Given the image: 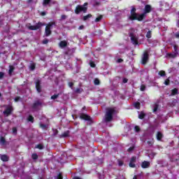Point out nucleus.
Here are the masks:
<instances>
[{
  "instance_id": "052dcab7",
  "label": "nucleus",
  "mask_w": 179,
  "mask_h": 179,
  "mask_svg": "<svg viewBox=\"0 0 179 179\" xmlns=\"http://www.w3.org/2000/svg\"><path fill=\"white\" fill-rule=\"evenodd\" d=\"M118 62H122V59H118Z\"/></svg>"
},
{
  "instance_id": "680f3d73",
  "label": "nucleus",
  "mask_w": 179,
  "mask_h": 179,
  "mask_svg": "<svg viewBox=\"0 0 179 179\" xmlns=\"http://www.w3.org/2000/svg\"><path fill=\"white\" fill-rule=\"evenodd\" d=\"M73 179H81V178L79 177H75Z\"/></svg>"
},
{
  "instance_id": "c85d7f7f",
  "label": "nucleus",
  "mask_w": 179,
  "mask_h": 179,
  "mask_svg": "<svg viewBox=\"0 0 179 179\" xmlns=\"http://www.w3.org/2000/svg\"><path fill=\"white\" fill-rule=\"evenodd\" d=\"M145 89H146V86H145V85H142L141 86V87H140V90H141V92H145Z\"/></svg>"
},
{
  "instance_id": "39448f33",
  "label": "nucleus",
  "mask_w": 179,
  "mask_h": 179,
  "mask_svg": "<svg viewBox=\"0 0 179 179\" xmlns=\"http://www.w3.org/2000/svg\"><path fill=\"white\" fill-rule=\"evenodd\" d=\"M148 61H149V54L148 53V52H145L143 55L141 64L143 65H146V64H148Z\"/></svg>"
},
{
  "instance_id": "5fc2aeb1",
  "label": "nucleus",
  "mask_w": 179,
  "mask_h": 179,
  "mask_svg": "<svg viewBox=\"0 0 179 179\" xmlns=\"http://www.w3.org/2000/svg\"><path fill=\"white\" fill-rule=\"evenodd\" d=\"M174 50H175V52H177V46H174Z\"/></svg>"
},
{
  "instance_id": "3c124183",
  "label": "nucleus",
  "mask_w": 179,
  "mask_h": 179,
  "mask_svg": "<svg viewBox=\"0 0 179 179\" xmlns=\"http://www.w3.org/2000/svg\"><path fill=\"white\" fill-rule=\"evenodd\" d=\"M175 37H176V38H179V33H176V34H175Z\"/></svg>"
},
{
  "instance_id": "de8ad7c7",
  "label": "nucleus",
  "mask_w": 179,
  "mask_h": 179,
  "mask_svg": "<svg viewBox=\"0 0 179 179\" xmlns=\"http://www.w3.org/2000/svg\"><path fill=\"white\" fill-rule=\"evenodd\" d=\"M43 44H48V40L45 39L43 41Z\"/></svg>"
},
{
  "instance_id": "2f4dec72",
  "label": "nucleus",
  "mask_w": 179,
  "mask_h": 179,
  "mask_svg": "<svg viewBox=\"0 0 179 179\" xmlns=\"http://www.w3.org/2000/svg\"><path fill=\"white\" fill-rule=\"evenodd\" d=\"M13 134L14 135H16V134H17V129H16V127L13 128Z\"/></svg>"
},
{
  "instance_id": "603ef678",
  "label": "nucleus",
  "mask_w": 179,
  "mask_h": 179,
  "mask_svg": "<svg viewBox=\"0 0 179 179\" xmlns=\"http://www.w3.org/2000/svg\"><path fill=\"white\" fill-rule=\"evenodd\" d=\"M132 150H134V148L131 147L128 149L129 152H132Z\"/></svg>"
},
{
  "instance_id": "c03bdc74",
  "label": "nucleus",
  "mask_w": 179,
  "mask_h": 179,
  "mask_svg": "<svg viewBox=\"0 0 179 179\" xmlns=\"http://www.w3.org/2000/svg\"><path fill=\"white\" fill-rule=\"evenodd\" d=\"M65 19H66V15H62L61 20H65Z\"/></svg>"
},
{
  "instance_id": "c756f323",
  "label": "nucleus",
  "mask_w": 179,
  "mask_h": 179,
  "mask_svg": "<svg viewBox=\"0 0 179 179\" xmlns=\"http://www.w3.org/2000/svg\"><path fill=\"white\" fill-rule=\"evenodd\" d=\"M0 143H1V145H4L5 144V138L3 137H1L0 138Z\"/></svg>"
},
{
  "instance_id": "13d9d810",
  "label": "nucleus",
  "mask_w": 179,
  "mask_h": 179,
  "mask_svg": "<svg viewBox=\"0 0 179 179\" xmlns=\"http://www.w3.org/2000/svg\"><path fill=\"white\" fill-rule=\"evenodd\" d=\"M80 91V90L77 89V90H76V93H79Z\"/></svg>"
},
{
  "instance_id": "864d4df0",
  "label": "nucleus",
  "mask_w": 179,
  "mask_h": 179,
  "mask_svg": "<svg viewBox=\"0 0 179 179\" xmlns=\"http://www.w3.org/2000/svg\"><path fill=\"white\" fill-rule=\"evenodd\" d=\"M19 100H20V97H16L15 99V101H19Z\"/></svg>"
},
{
  "instance_id": "58836bf2",
  "label": "nucleus",
  "mask_w": 179,
  "mask_h": 179,
  "mask_svg": "<svg viewBox=\"0 0 179 179\" xmlns=\"http://www.w3.org/2000/svg\"><path fill=\"white\" fill-rule=\"evenodd\" d=\"M31 71H34L35 68H36V65H34V64H32L30 66Z\"/></svg>"
},
{
  "instance_id": "cd10ccee",
  "label": "nucleus",
  "mask_w": 179,
  "mask_h": 179,
  "mask_svg": "<svg viewBox=\"0 0 179 179\" xmlns=\"http://www.w3.org/2000/svg\"><path fill=\"white\" fill-rule=\"evenodd\" d=\"M158 108H159V106L157 104L154 105L153 112L156 113V111H157Z\"/></svg>"
},
{
  "instance_id": "4d7b16f0",
  "label": "nucleus",
  "mask_w": 179,
  "mask_h": 179,
  "mask_svg": "<svg viewBox=\"0 0 179 179\" xmlns=\"http://www.w3.org/2000/svg\"><path fill=\"white\" fill-rule=\"evenodd\" d=\"M122 162H119V166H122Z\"/></svg>"
},
{
  "instance_id": "7ed1b4c3",
  "label": "nucleus",
  "mask_w": 179,
  "mask_h": 179,
  "mask_svg": "<svg viewBox=\"0 0 179 179\" xmlns=\"http://www.w3.org/2000/svg\"><path fill=\"white\" fill-rule=\"evenodd\" d=\"M55 24V22H49L45 27V36H48L51 34V27Z\"/></svg>"
},
{
  "instance_id": "412c9836",
  "label": "nucleus",
  "mask_w": 179,
  "mask_h": 179,
  "mask_svg": "<svg viewBox=\"0 0 179 179\" xmlns=\"http://www.w3.org/2000/svg\"><path fill=\"white\" fill-rule=\"evenodd\" d=\"M50 2H51V0H44L43 3V6H46V5H48Z\"/></svg>"
},
{
  "instance_id": "6e6552de",
  "label": "nucleus",
  "mask_w": 179,
  "mask_h": 179,
  "mask_svg": "<svg viewBox=\"0 0 179 179\" xmlns=\"http://www.w3.org/2000/svg\"><path fill=\"white\" fill-rule=\"evenodd\" d=\"M41 26H43V24H41V22H39V23H38V24H36V25L28 27V29H29V30H38V29L41 28Z\"/></svg>"
},
{
  "instance_id": "0e129e2a",
  "label": "nucleus",
  "mask_w": 179,
  "mask_h": 179,
  "mask_svg": "<svg viewBox=\"0 0 179 179\" xmlns=\"http://www.w3.org/2000/svg\"><path fill=\"white\" fill-rule=\"evenodd\" d=\"M133 179H138V178L135 176Z\"/></svg>"
},
{
  "instance_id": "2eb2a0df",
  "label": "nucleus",
  "mask_w": 179,
  "mask_h": 179,
  "mask_svg": "<svg viewBox=\"0 0 179 179\" xmlns=\"http://www.w3.org/2000/svg\"><path fill=\"white\" fill-rule=\"evenodd\" d=\"M163 138V134L160 132L158 131L157 134V138L158 141H162V138Z\"/></svg>"
},
{
  "instance_id": "0eeeda50",
  "label": "nucleus",
  "mask_w": 179,
  "mask_h": 179,
  "mask_svg": "<svg viewBox=\"0 0 179 179\" xmlns=\"http://www.w3.org/2000/svg\"><path fill=\"white\" fill-rule=\"evenodd\" d=\"M130 37L131 40V43L135 44L136 45L138 44V36L134 33H130Z\"/></svg>"
},
{
  "instance_id": "f8f14e48",
  "label": "nucleus",
  "mask_w": 179,
  "mask_h": 179,
  "mask_svg": "<svg viewBox=\"0 0 179 179\" xmlns=\"http://www.w3.org/2000/svg\"><path fill=\"white\" fill-rule=\"evenodd\" d=\"M66 45H68V42L66 41H62L59 43V46L60 47V48H65Z\"/></svg>"
},
{
  "instance_id": "4be33fe9",
  "label": "nucleus",
  "mask_w": 179,
  "mask_h": 179,
  "mask_svg": "<svg viewBox=\"0 0 179 179\" xmlns=\"http://www.w3.org/2000/svg\"><path fill=\"white\" fill-rule=\"evenodd\" d=\"M134 107L138 109L141 108V103L139 102H136L134 103Z\"/></svg>"
},
{
  "instance_id": "a19ab883",
  "label": "nucleus",
  "mask_w": 179,
  "mask_h": 179,
  "mask_svg": "<svg viewBox=\"0 0 179 179\" xmlns=\"http://www.w3.org/2000/svg\"><path fill=\"white\" fill-rule=\"evenodd\" d=\"M36 148L37 149H41V150L43 149V145L39 144V145H36Z\"/></svg>"
},
{
  "instance_id": "e433bc0d",
  "label": "nucleus",
  "mask_w": 179,
  "mask_h": 179,
  "mask_svg": "<svg viewBox=\"0 0 179 179\" xmlns=\"http://www.w3.org/2000/svg\"><path fill=\"white\" fill-rule=\"evenodd\" d=\"M90 65L92 68H94L96 66V64L93 62H90Z\"/></svg>"
},
{
  "instance_id": "f257e3e1",
  "label": "nucleus",
  "mask_w": 179,
  "mask_h": 179,
  "mask_svg": "<svg viewBox=\"0 0 179 179\" xmlns=\"http://www.w3.org/2000/svg\"><path fill=\"white\" fill-rule=\"evenodd\" d=\"M136 11V9L135 8H131V15L129 17V19L130 20H138V22H142V20H143V17L146 16V13H150V12L152 11V6H150V5H146L143 14H138Z\"/></svg>"
},
{
  "instance_id": "473e14b6",
  "label": "nucleus",
  "mask_w": 179,
  "mask_h": 179,
  "mask_svg": "<svg viewBox=\"0 0 179 179\" xmlns=\"http://www.w3.org/2000/svg\"><path fill=\"white\" fill-rule=\"evenodd\" d=\"M38 157V156L37 155V154H33L32 155V159H34V160L37 159Z\"/></svg>"
},
{
  "instance_id": "b1692460",
  "label": "nucleus",
  "mask_w": 179,
  "mask_h": 179,
  "mask_svg": "<svg viewBox=\"0 0 179 179\" xmlns=\"http://www.w3.org/2000/svg\"><path fill=\"white\" fill-rule=\"evenodd\" d=\"M160 76H166V72L164 71H160L158 73Z\"/></svg>"
},
{
  "instance_id": "4c0bfd02",
  "label": "nucleus",
  "mask_w": 179,
  "mask_h": 179,
  "mask_svg": "<svg viewBox=\"0 0 179 179\" xmlns=\"http://www.w3.org/2000/svg\"><path fill=\"white\" fill-rule=\"evenodd\" d=\"M94 82V85H99L100 84V80H99V79H95Z\"/></svg>"
},
{
  "instance_id": "09e8293b",
  "label": "nucleus",
  "mask_w": 179,
  "mask_h": 179,
  "mask_svg": "<svg viewBox=\"0 0 179 179\" xmlns=\"http://www.w3.org/2000/svg\"><path fill=\"white\" fill-rule=\"evenodd\" d=\"M128 82V79L123 78V83H127Z\"/></svg>"
},
{
  "instance_id": "f03ea898",
  "label": "nucleus",
  "mask_w": 179,
  "mask_h": 179,
  "mask_svg": "<svg viewBox=\"0 0 179 179\" xmlns=\"http://www.w3.org/2000/svg\"><path fill=\"white\" fill-rule=\"evenodd\" d=\"M115 114V108H108L106 110V113L105 115V122H110V121H113V115Z\"/></svg>"
},
{
  "instance_id": "c9c22d12",
  "label": "nucleus",
  "mask_w": 179,
  "mask_h": 179,
  "mask_svg": "<svg viewBox=\"0 0 179 179\" xmlns=\"http://www.w3.org/2000/svg\"><path fill=\"white\" fill-rule=\"evenodd\" d=\"M40 127H41V128H42L43 129H45L47 128V125L43 124H40Z\"/></svg>"
},
{
  "instance_id": "a878e982",
  "label": "nucleus",
  "mask_w": 179,
  "mask_h": 179,
  "mask_svg": "<svg viewBox=\"0 0 179 179\" xmlns=\"http://www.w3.org/2000/svg\"><path fill=\"white\" fill-rule=\"evenodd\" d=\"M144 117H145V113H140L138 115V118L140 120H143Z\"/></svg>"
},
{
  "instance_id": "9b49d317",
  "label": "nucleus",
  "mask_w": 179,
  "mask_h": 179,
  "mask_svg": "<svg viewBox=\"0 0 179 179\" xmlns=\"http://www.w3.org/2000/svg\"><path fill=\"white\" fill-rule=\"evenodd\" d=\"M150 162H149L144 161L141 164L142 169H148V167H150Z\"/></svg>"
},
{
  "instance_id": "1a4fd4ad",
  "label": "nucleus",
  "mask_w": 179,
  "mask_h": 179,
  "mask_svg": "<svg viewBox=\"0 0 179 179\" xmlns=\"http://www.w3.org/2000/svg\"><path fill=\"white\" fill-rule=\"evenodd\" d=\"M41 107V102L39 101H36L33 105L34 110H38Z\"/></svg>"
},
{
  "instance_id": "9d476101",
  "label": "nucleus",
  "mask_w": 179,
  "mask_h": 179,
  "mask_svg": "<svg viewBox=\"0 0 179 179\" xmlns=\"http://www.w3.org/2000/svg\"><path fill=\"white\" fill-rule=\"evenodd\" d=\"M11 113H12V107L11 106H9L8 108H7L6 109V110L3 111V114L6 117H8V115H10Z\"/></svg>"
},
{
  "instance_id": "20e7f679",
  "label": "nucleus",
  "mask_w": 179,
  "mask_h": 179,
  "mask_svg": "<svg viewBox=\"0 0 179 179\" xmlns=\"http://www.w3.org/2000/svg\"><path fill=\"white\" fill-rule=\"evenodd\" d=\"M86 10H87V8L83 6H78L75 10V12L76 15H79L81 12H84V13H86Z\"/></svg>"
},
{
  "instance_id": "bf43d9fd",
  "label": "nucleus",
  "mask_w": 179,
  "mask_h": 179,
  "mask_svg": "<svg viewBox=\"0 0 179 179\" xmlns=\"http://www.w3.org/2000/svg\"><path fill=\"white\" fill-rule=\"evenodd\" d=\"M42 16H45V13L44 12L41 13Z\"/></svg>"
},
{
  "instance_id": "6e6d98bb",
  "label": "nucleus",
  "mask_w": 179,
  "mask_h": 179,
  "mask_svg": "<svg viewBox=\"0 0 179 179\" xmlns=\"http://www.w3.org/2000/svg\"><path fill=\"white\" fill-rule=\"evenodd\" d=\"M82 29H83V25H82V26H80V27H79V29H80V30H82Z\"/></svg>"
},
{
  "instance_id": "72a5a7b5",
  "label": "nucleus",
  "mask_w": 179,
  "mask_h": 179,
  "mask_svg": "<svg viewBox=\"0 0 179 179\" xmlns=\"http://www.w3.org/2000/svg\"><path fill=\"white\" fill-rule=\"evenodd\" d=\"M135 162H136V157H131L130 162L135 163Z\"/></svg>"
},
{
  "instance_id": "6ab92c4d",
  "label": "nucleus",
  "mask_w": 179,
  "mask_h": 179,
  "mask_svg": "<svg viewBox=\"0 0 179 179\" xmlns=\"http://www.w3.org/2000/svg\"><path fill=\"white\" fill-rule=\"evenodd\" d=\"M177 93H178V90L177 89H173V90L171 91V96H175V94H177Z\"/></svg>"
},
{
  "instance_id": "e2e57ef3",
  "label": "nucleus",
  "mask_w": 179,
  "mask_h": 179,
  "mask_svg": "<svg viewBox=\"0 0 179 179\" xmlns=\"http://www.w3.org/2000/svg\"><path fill=\"white\" fill-rule=\"evenodd\" d=\"M84 6H87V3H85Z\"/></svg>"
},
{
  "instance_id": "49530a36",
  "label": "nucleus",
  "mask_w": 179,
  "mask_h": 179,
  "mask_svg": "<svg viewBox=\"0 0 179 179\" xmlns=\"http://www.w3.org/2000/svg\"><path fill=\"white\" fill-rule=\"evenodd\" d=\"M4 73H2V72H0V79H2V78H3V76H4Z\"/></svg>"
},
{
  "instance_id": "423d86ee",
  "label": "nucleus",
  "mask_w": 179,
  "mask_h": 179,
  "mask_svg": "<svg viewBox=\"0 0 179 179\" xmlns=\"http://www.w3.org/2000/svg\"><path fill=\"white\" fill-rule=\"evenodd\" d=\"M80 118H81V120H85V121H89L90 124H93V119H92V117H90V116H89L86 114L80 115Z\"/></svg>"
},
{
  "instance_id": "f3484780",
  "label": "nucleus",
  "mask_w": 179,
  "mask_h": 179,
  "mask_svg": "<svg viewBox=\"0 0 179 179\" xmlns=\"http://www.w3.org/2000/svg\"><path fill=\"white\" fill-rule=\"evenodd\" d=\"M15 71V67L13 66H9L8 73L9 75H12V73Z\"/></svg>"
},
{
  "instance_id": "4468645a",
  "label": "nucleus",
  "mask_w": 179,
  "mask_h": 179,
  "mask_svg": "<svg viewBox=\"0 0 179 179\" xmlns=\"http://www.w3.org/2000/svg\"><path fill=\"white\" fill-rule=\"evenodd\" d=\"M0 159L2 162H8L9 157L6 155H0Z\"/></svg>"
},
{
  "instance_id": "aec40b11",
  "label": "nucleus",
  "mask_w": 179,
  "mask_h": 179,
  "mask_svg": "<svg viewBox=\"0 0 179 179\" xmlns=\"http://www.w3.org/2000/svg\"><path fill=\"white\" fill-rule=\"evenodd\" d=\"M90 17H92V15L88 14L87 15H85V16L83 17V20L86 21V20L90 19Z\"/></svg>"
},
{
  "instance_id": "393cba45",
  "label": "nucleus",
  "mask_w": 179,
  "mask_h": 179,
  "mask_svg": "<svg viewBox=\"0 0 179 179\" xmlns=\"http://www.w3.org/2000/svg\"><path fill=\"white\" fill-rule=\"evenodd\" d=\"M164 85H166V86H169V85H170V78H167V79L164 81Z\"/></svg>"
},
{
  "instance_id": "bb28decb",
  "label": "nucleus",
  "mask_w": 179,
  "mask_h": 179,
  "mask_svg": "<svg viewBox=\"0 0 179 179\" xmlns=\"http://www.w3.org/2000/svg\"><path fill=\"white\" fill-rule=\"evenodd\" d=\"M103 19V16L102 15H99V17H97L96 19H95V22H100V20Z\"/></svg>"
},
{
  "instance_id": "7c9ffc66",
  "label": "nucleus",
  "mask_w": 179,
  "mask_h": 179,
  "mask_svg": "<svg viewBox=\"0 0 179 179\" xmlns=\"http://www.w3.org/2000/svg\"><path fill=\"white\" fill-rule=\"evenodd\" d=\"M34 120V117L33 116L30 115L28 117V121H30L31 122H33V120Z\"/></svg>"
},
{
  "instance_id": "5701e85b",
  "label": "nucleus",
  "mask_w": 179,
  "mask_h": 179,
  "mask_svg": "<svg viewBox=\"0 0 179 179\" xmlns=\"http://www.w3.org/2000/svg\"><path fill=\"white\" fill-rule=\"evenodd\" d=\"M147 38H150L152 37V31H148L146 34Z\"/></svg>"
},
{
  "instance_id": "a18cd8bd",
  "label": "nucleus",
  "mask_w": 179,
  "mask_h": 179,
  "mask_svg": "<svg viewBox=\"0 0 179 179\" xmlns=\"http://www.w3.org/2000/svg\"><path fill=\"white\" fill-rule=\"evenodd\" d=\"M155 156H156V153L155 152H152L151 154H150V157H155Z\"/></svg>"
},
{
  "instance_id": "f704fd0d",
  "label": "nucleus",
  "mask_w": 179,
  "mask_h": 179,
  "mask_svg": "<svg viewBox=\"0 0 179 179\" xmlns=\"http://www.w3.org/2000/svg\"><path fill=\"white\" fill-rule=\"evenodd\" d=\"M52 100H55V99H58V95L55 94L51 96Z\"/></svg>"
},
{
  "instance_id": "dca6fc26",
  "label": "nucleus",
  "mask_w": 179,
  "mask_h": 179,
  "mask_svg": "<svg viewBox=\"0 0 179 179\" xmlns=\"http://www.w3.org/2000/svg\"><path fill=\"white\" fill-rule=\"evenodd\" d=\"M168 55H169V57H170V58H176V57H177V55H178V53L173 52V53H170Z\"/></svg>"
},
{
  "instance_id": "79ce46f5",
  "label": "nucleus",
  "mask_w": 179,
  "mask_h": 179,
  "mask_svg": "<svg viewBox=\"0 0 179 179\" xmlns=\"http://www.w3.org/2000/svg\"><path fill=\"white\" fill-rule=\"evenodd\" d=\"M129 167H135V164L134 162H130L129 164Z\"/></svg>"
},
{
  "instance_id": "a211bd4d",
  "label": "nucleus",
  "mask_w": 179,
  "mask_h": 179,
  "mask_svg": "<svg viewBox=\"0 0 179 179\" xmlns=\"http://www.w3.org/2000/svg\"><path fill=\"white\" fill-rule=\"evenodd\" d=\"M67 136H69V131H66L62 134V138H67Z\"/></svg>"
},
{
  "instance_id": "8fccbe9b",
  "label": "nucleus",
  "mask_w": 179,
  "mask_h": 179,
  "mask_svg": "<svg viewBox=\"0 0 179 179\" xmlns=\"http://www.w3.org/2000/svg\"><path fill=\"white\" fill-rule=\"evenodd\" d=\"M69 87H72L73 86V83H69Z\"/></svg>"
},
{
  "instance_id": "ea45409f",
  "label": "nucleus",
  "mask_w": 179,
  "mask_h": 179,
  "mask_svg": "<svg viewBox=\"0 0 179 179\" xmlns=\"http://www.w3.org/2000/svg\"><path fill=\"white\" fill-rule=\"evenodd\" d=\"M134 129H135L136 132H139V131H140L141 129L139 128V127L136 126V127H134Z\"/></svg>"
},
{
  "instance_id": "ddd939ff",
  "label": "nucleus",
  "mask_w": 179,
  "mask_h": 179,
  "mask_svg": "<svg viewBox=\"0 0 179 179\" xmlns=\"http://www.w3.org/2000/svg\"><path fill=\"white\" fill-rule=\"evenodd\" d=\"M36 87L38 93H41V85H40V81L36 83Z\"/></svg>"
},
{
  "instance_id": "37998d69",
  "label": "nucleus",
  "mask_w": 179,
  "mask_h": 179,
  "mask_svg": "<svg viewBox=\"0 0 179 179\" xmlns=\"http://www.w3.org/2000/svg\"><path fill=\"white\" fill-rule=\"evenodd\" d=\"M56 179H62V175L59 173Z\"/></svg>"
}]
</instances>
